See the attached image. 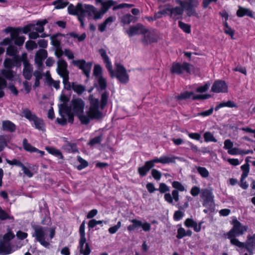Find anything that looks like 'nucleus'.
Listing matches in <instances>:
<instances>
[{
	"mask_svg": "<svg viewBox=\"0 0 255 255\" xmlns=\"http://www.w3.org/2000/svg\"><path fill=\"white\" fill-rule=\"evenodd\" d=\"M99 52L105 64V66L109 72L111 76L113 77L114 75V71L113 69L112 63L109 57L106 54L105 50L103 48L100 49L99 50Z\"/></svg>",
	"mask_w": 255,
	"mask_h": 255,
	"instance_id": "nucleus-24",
	"label": "nucleus"
},
{
	"mask_svg": "<svg viewBox=\"0 0 255 255\" xmlns=\"http://www.w3.org/2000/svg\"><path fill=\"white\" fill-rule=\"evenodd\" d=\"M47 22L48 21L46 19L38 20L36 24H34L35 26L32 27V29L39 33L43 32L44 30V26L47 23Z\"/></svg>",
	"mask_w": 255,
	"mask_h": 255,
	"instance_id": "nucleus-34",
	"label": "nucleus"
},
{
	"mask_svg": "<svg viewBox=\"0 0 255 255\" xmlns=\"http://www.w3.org/2000/svg\"><path fill=\"white\" fill-rule=\"evenodd\" d=\"M224 32L231 36L232 39H234V35L235 33V31L232 29L228 24L227 21H225L224 22Z\"/></svg>",
	"mask_w": 255,
	"mask_h": 255,
	"instance_id": "nucleus-46",
	"label": "nucleus"
},
{
	"mask_svg": "<svg viewBox=\"0 0 255 255\" xmlns=\"http://www.w3.org/2000/svg\"><path fill=\"white\" fill-rule=\"evenodd\" d=\"M25 47L27 50L31 51L34 49L37 48V44L33 41L29 40L25 43Z\"/></svg>",
	"mask_w": 255,
	"mask_h": 255,
	"instance_id": "nucleus-55",
	"label": "nucleus"
},
{
	"mask_svg": "<svg viewBox=\"0 0 255 255\" xmlns=\"http://www.w3.org/2000/svg\"><path fill=\"white\" fill-rule=\"evenodd\" d=\"M16 74V73L10 69L4 68L0 71V76L9 81H12Z\"/></svg>",
	"mask_w": 255,
	"mask_h": 255,
	"instance_id": "nucleus-26",
	"label": "nucleus"
},
{
	"mask_svg": "<svg viewBox=\"0 0 255 255\" xmlns=\"http://www.w3.org/2000/svg\"><path fill=\"white\" fill-rule=\"evenodd\" d=\"M188 207L189 204L188 201L185 202L183 205L178 206L179 210L175 211L173 217L174 220L176 221L180 220L184 216V213L181 210H184Z\"/></svg>",
	"mask_w": 255,
	"mask_h": 255,
	"instance_id": "nucleus-28",
	"label": "nucleus"
},
{
	"mask_svg": "<svg viewBox=\"0 0 255 255\" xmlns=\"http://www.w3.org/2000/svg\"><path fill=\"white\" fill-rule=\"evenodd\" d=\"M109 98V94L107 92H104L101 96V108L103 109L108 103Z\"/></svg>",
	"mask_w": 255,
	"mask_h": 255,
	"instance_id": "nucleus-48",
	"label": "nucleus"
},
{
	"mask_svg": "<svg viewBox=\"0 0 255 255\" xmlns=\"http://www.w3.org/2000/svg\"><path fill=\"white\" fill-rule=\"evenodd\" d=\"M115 19V17L113 16H110L107 18L102 23L98 25L99 30L101 32H104L106 30L107 26H110Z\"/></svg>",
	"mask_w": 255,
	"mask_h": 255,
	"instance_id": "nucleus-33",
	"label": "nucleus"
},
{
	"mask_svg": "<svg viewBox=\"0 0 255 255\" xmlns=\"http://www.w3.org/2000/svg\"><path fill=\"white\" fill-rule=\"evenodd\" d=\"M168 15L167 12L166 10V4L164 5V8L161 10L160 11L157 12L153 16V19H152V20H155L158 18H160L162 17V15Z\"/></svg>",
	"mask_w": 255,
	"mask_h": 255,
	"instance_id": "nucleus-53",
	"label": "nucleus"
},
{
	"mask_svg": "<svg viewBox=\"0 0 255 255\" xmlns=\"http://www.w3.org/2000/svg\"><path fill=\"white\" fill-rule=\"evenodd\" d=\"M196 168L197 169L198 173L202 177L206 178L208 177L209 173L206 168L199 166L196 167Z\"/></svg>",
	"mask_w": 255,
	"mask_h": 255,
	"instance_id": "nucleus-52",
	"label": "nucleus"
},
{
	"mask_svg": "<svg viewBox=\"0 0 255 255\" xmlns=\"http://www.w3.org/2000/svg\"><path fill=\"white\" fill-rule=\"evenodd\" d=\"M89 100L90 102V107L89 110L87 112V114L90 118V121L93 119H99L102 118L103 114L98 110L99 104L98 99L95 98L93 95H90L89 97Z\"/></svg>",
	"mask_w": 255,
	"mask_h": 255,
	"instance_id": "nucleus-6",
	"label": "nucleus"
},
{
	"mask_svg": "<svg viewBox=\"0 0 255 255\" xmlns=\"http://www.w3.org/2000/svg\"><path fill=\"white\" fill-rule=\"evenodd\" d=\"M238 8L239 9L237 11V15L238 17H241L245 15L251 17H253V12L250 9L243 7L241 6H239Z\"/></svg>",
	"mask_w": 255,
	"mask_h": 255,
	"instance_id": "nucleus-32",
	"label": "nucleus"
},
{
	"mask_svg": "<svg viewBox=\"0 0 255 255\" xmlns=\"http://www.w3.org/2000/svg\"><path fill=\"white\" fill-rule=\"evenodd\" d=\"M100 3L102 4V7L100 12L102 17L112 6L114 5L116 3V2L113 0H109L106 1H103Z\"/></svg>",
	"mask_w": 255,
	"mask_h": 255,
	"instance_id": "nucleus-29",
	"label": "nucleus"
},
{
	"mask_svg": "<svg viewBox=\"0 0 255 255\" xmlns=\"http://www.w3.org/2000/svg\"><path fill=\"white\" fill-rule=\"evenodd\" d=\"M101 90H105L107 86V81L103 76L96 79Z\"/></svg>",
	"mask_w": 255,
	"mask_h": 255,
	"instance_id": "nucleus-51",
	"label": "nucleus"
},
{
	"mask_svg": "<svg viewBox=\"0 0 255 255\" xmlns=\"http://www.w3.org/2000/svg\"><path fill=\"white\" fill-rule=\"evenodd\" d=\"M82 9H83V5L80 3H78L76 6L70 4L68 7V11L69 14L78 15V16L82 15Z\"/></svg>",
	"mask_w": 255,
	"mask_h": 255,
	"instance_id": "nucleus-27",
	"label": "nucleus"
},
{
	"mask_svg": "<svg viewBox=\"0 0 255 255\" xmlns=\"http://www.w3.org/2000/svg\"><path fill=\"white\" fill-rule=\"evenodd\" d=\"M211 91L214 93H227L228 92V86L224 81L217 80L213 83Z\"/></svg>",
	"mask_w": 255,
	"mask_h": 255,
	"instance_id": "nucleus-21",
	"label": "nucleus"
},
{
	"mask_svg": "<svg viewBox=\"0 0 255 255\" xmlns=\"http://www.w3.org/2000/svg\"><path fill=\"white\" fill-rule=\"evenodd\" d=\"M203 136L205 142L212 141L216 142L217 141V139L214 137L213 134L211 132H205Z\"/></svg>",
	"mask_w": 255,
	"mask_h": 255,
	"instance_id": "nucleus-47",
	"label": "nucleus"
},
{
	"mask_svg": "<svg viewBox=\"0 0 255 255\" xmlns=\"http://www.w3.org/2000/svg\"><path fill=\"white\" fill-rule=\"evenodd\" d=\"M22 116L28 119L30 122H33L36 128L40 130L44 129V123L43 121L36 117L29 109H23L22 112Z\"/></svg>",
	"mask_w": 255,
	"mask_h": 255,
	"instance_id": "nucleus-9",
	"label": "nucleus"
},
{
	"mask_svg": "<svg viewBox=\"0 0 255 255\" xmlns=\"http://www.w3.org/2000/svg\"><path fill=\"white\" fill-rule=\"evenodd\" d=\"M22 144L23 148L27 151L33 152L38 151V149L32 146L30 143L28 142L26 138L23 139Z\"/></svg>",
	"mask_w": 255,
	"mask_h": 255,
	"instance_id": "nucleus-38",
	"label": "nucleus"
},
{
	"mask_svg": "<svg viewBox=\"0 0 255 255\" xmlns=\"http://www.w3.org/2000/svg\"><path fill=\"white\" fill-rule=\"evenodd\" d=\"M161 193H167V192L170 191L169 187L167 186L165 183H161L159 184V188L157 189Z\"/></svg>",
	"mask_w": 255,
	"mask_h": 255,
	"instance_id": "nucleus-58",
	"label": "nucleus"
},
{
	"mask_svg": "<svg viewBox=\"0 0 255 255\" xmlns=\"http://www.w3.org/2000/svg\"><path fill=\"white\" fill-rule=\"evenodd\" d=\"M78 160L81 163L80 165L77 166L79 170H81L88 165V162L80 156L78 157Z\"/></svg>",
	"mask_w": 255,
	"mask_h": 255,
	"instance_id": "nucleus-59",
	"label": "nucleus"
},
{
	"mask_svg": "<svg viewBox=\"0 0 255 255\" xmlns=\"http://www.w3.org/2000/svg\"><path fill=\"white\" fill-rule=\"evenodd\" d=\"M46 149L49 153L55 155L60 159H63V156L59 150L51 147H47L46 148Z\"/></svg>",
	"mask_w": 255,
	"mask_h": 255,
	"instance_id": "nucleus-43",
	"label": "nucleus"
},
{
	"mask_svg": "<svg viewBox=\"0 0 255 255\" xmlns=\"http://www.w3.org/2000/svg\"><path fill=\"white\" fill-rule=\"evenodd\" d=\"M200 197L203 200L202 205L209 209H213L214 207V196L212 189L204 188L201 190Z\"/></svg>",
	"mask_w": 255,
	"mask_h": 255,
	"instance_id": "nucleus-8",
	"label": "nucleus"
},
{
	"mask_svg": "<svg viewBox=\"0 0 255 255\" xmlns=\"http://www.w3.org/2000/svg\"><path fill=\"white\" fill-rule=\"evenodd\" d=\"M179 27L182 29L185 32L190 33L191 32V26L190 25L184 23L181 21L178 22Z\"/></svg>",
	"mask_w": 255,
	"mask_h": 255,
	"instance_id": "nucleus-50",
	"label": "nucleus"
},
{
	"mask_svg": "<svg viewBox=\"0 0 255 255\" xmlns=\"http://www.w3.org/2000/svg\"><path fill=\"white\" fill-rule=\"evenodd\" d=\"M67 35H69L74 38H77L80 42L83 41L86 37V34L85 33L79 36L77 33L72 32L69 33Z\"/></svg>",
	"mask_w": 255,
	"mask_h": 255,
	"instance_id": "nucleus-54",
	"label": "nucleus"
},
{
	"mask_svg": "<svg viewBox=\"0 0 255 255\" xmlns=\"http://www.w3.org/2000/svg\"><path fill=\"white\" fill-rule=\"evenodd\" d=\"M241 169L243 171L241 176H243V179H245L248 176L250 171L249 164L247 163L241 166Z\"/></svg>",
	"mask_w": 255,
	"mask_h": 255,
	"instance_id": "nucleus-56",
	"label": "nucleus"
},
{
	"mask_svg": "<svg viewBox=\"0 0 255 255\" xmlns=\"http://www.w3.org/2000/svg\"><path fill=\"white\" fill-rule=\"evenodd\" d=\"M2 129L4 131L12 132L15 130L16 126L10 121H3L2 122Z\"/></svg>",
	"mask_w": 255,
	"mask_h": 255,
	"instance_id": "nucleus-31",
	"label": "nucleus"
},
{
	"mask_svg": "<svg viewBox=\"0 0 255 255\" xmlns=\"http://www.w3.org/2000/svg\"><path fill=\"white\" fill-rule=\"evenodd\" d=\"M172 186L175 189L172 191L171 194L168 192L164 196V200L170 204H173V201L177 202L179 200V191H185L184 186L178 181H173Z\"/></svg>",
	"mask_w": 255,
	"mask_h": 255,
	"instance_id": "nucleus-5",
	"label": "nucleus"
},
{
	"mask_svg": "<svg viewBox=\"0 0 255 255\" xmlns=\"http://www.w3.org/2000/svg\"><path fill=\"white\" fill-rule=\"evenodd\" d=\"M86 13H87L89 16H94L93 18L95 20L102 18L100 10L98 11L96 8L91 5L85 4L83 5L82 15L84 16Z\"/></svg>",
	"mask_w": 255,
	"mask_h": 255,
	"instance_id": "nucleus-18",
	"label": "nucleus"
},
{
	"mask_svg": "<svg viewBox=\"0 0 255 255\" xmlns=\"http://www.w3.org/2000/svg\"><path fill=\"white\" fill-rule=\"evenodd\" d=\"M65 149L70 152H76L78 151V148L75 143H70L66 141V144L64 145Z\"/></svg>",
	"mask_w": 255,
	"mask_h": 255,
	"instance_id": "nucleus-44",
	"label": "nucleus"
},
{
	"mask_svg": "<svg viewBox=\"0 0 255 255\" xmlns=\"http://www.w3.org/2000/svg\"><path fill=\"white\" fill-rule=\"evenodd\" d=\"M103 139V136L100 135L97 137H95L90 140L89 142V145L93 146L97 144H100Z\"/></svg>",
	"mask_w": 255,
	"mask_h": 255,
	"instance_id": "nucleus-57",
	"label": "nucleus"
},
{
	"mask_svg": "<svg viewBox=\"0 0 255 255\" xmlns=\"http://www.w3.org/2000/svg\"><path fill=\"white\" fill-rule=\"evenodd\" d=\"M116 72L115 73H114V75L113 77L116 76L122 83L126 84L128 83L129 80V76L127 73L125 68L123 65L119 64H116Z\"/></svg>",
	"mask_w": 255,
	"mask_h": 255,
	"instance_id": "nucleus-13",
	"label": "nucleus"
},
{
	"mask_svg": "<svg viewBox=\"0 0 255 255\" xmlns=\"http://www.w3.org/2000/svg\"><path fill=\"white\" fill-rule=\"evenodd\" d=\"M193 69V66L186 62L181 64L179 63H173L171 68V71L173 73L180 74L186 71L188 73H191Z\"/></svg>",
	"mask_w": 255,
	"mask_h": 255,
	"instance_id": "nucleus-14",
	"label": "nucleus"
},
{
	"mask_svg": "<svg viewBox=\"0 0 255 255\" xmlns=\"http://www.w3.org/2000/svg\"><path fill=\"white\" fill-rule=\"evenodd\" d=\"M69 4V2L64 0H56L52 2V4L55 5L56 9H61L65 7Z\"/></svg>",
	"mask_w": 255,
	"mask_h": 255,
	"instance_id": "nucleus-39",
	"label": "nucleus"
},
{
	"mask_svg": "<svg viewBox=\"0 0 255 255\" xmlns=\"http://www.w3.org/2000/svg\"><path fill=\"white\" fill-rule=\"evenodd\" d=\"M193 95V92L186 91L181 93L180 95L177 96H175V98L178 101H182L188 99Z\"/></svg>",
	"mask_w": 255,
	"mask_h": 255,
	"instance_id": "nucleus-40",
	"label": "nucleus"
},
{
	"mask_svg": "<svg viewBox=\"0 0 255 255\" xmlns=\"http://www.w3.org/2000/svg\"><path fill=\"white\" fill-rule=\"evenodd\" d=\"M22 62L21 57H15V58H6L3 62L4 68L11 69L14 66L20 67Z\"/></svg>",
	"mask_w": 255,
	"mask_h": 255,
	"instance_id": "nucleus-23",
	"label": "nucleus"
},
{
	"mask_svg": "<svg viewBox=\"0 0 255 255\" xmlns=\"http://www.w3.org/2000/svg\"><path fill=\"white\" fill-rule=\"evenodd\" d=\"M67 63L63 59H59L57 62V71L59 75L63 78L64 85L69 81V71L67 70Z\"/></svg>",
	"mask_w": 255,
	"mask_h": 255,
	"instance_id": "nucleus-10",
	"label": "nucleus"
},
{
	"mask_svg": "<svg viewBox=\"0 0 255 255\" xmlns=\"http://www.w3.org/2000/svg\"><path fill=\"white\" fill-rule=\"evenodd\" d=\"M18 51L16 47L13 45H9L6 49V54L12 58H15V57H20L18 55Z\"/></svg>",
	"mask_w": 255,
	"mask_h": 255,
	"instance_id": "nucleus-36",
	"label": "nucleus"
},
{
	"mask_svg": "<svg viewBox=\"0 0 255 255\" xmlns=\"http://www.w3.org/2000/svg\"><path fill=\"white\" fill-rule=\"evenodd\" d=\"M93 75L95 77L96 79L103 76L102 68L100 65L96 64L94 66Z\"/></svg>",
	"mask_w": 255,
	"mask_h": 255,
	"instance_id": "nucleus-45",
	"label": "nucleus"
},
{
	"mask_svg": "<svg viewBox=\"0 0 255 255\" xmlns=\"http://www.w3.org/2000/svg\"><path fill=\"white\" fill-rule=\"evenodd\" d=\"M135 17L130 14H127L125 15L122 19V22L125 24H128L131 21H134Z\"/></svg>",
	"mask_w": 255,
	"mask_h": 255,
	"instance_id": "nucleus-49",
	"label": "nucleus"
},
{
	"mask_svg": "<svg viewBox=\"0 0 255 255\" xmlns=\"http://www.w3.org/2000/svg\"><path fill=\"white\" fill-rule=\"evenodd\" d=\"M50 38L51 40L52 45L56 48H60V42L57 39V36L56 35H53L51 36Z\"/></svg>",
	"mask_w": 255,
	"mask_h": 255,
	"instance_id": "nucleus-62",
	"label": "nucleus"
},
{
	"mask_svg": "<svg viewBox=\"0 0 255 255\" xmlns=\"http://www.w3.org/2000/svg\"><path fill=\"white\" fill-rule=\"evenodd\" d=\"M6 161L9 165H16L20 167L23 166V165L21 161L16 159H13L11 160L6 159Z\"/></svg>",
	"mask_w": 255,
	"mask_h": 255,
	"instance_id": "nucleus-61",
	"label": "nucleus"
},
{
	"mask_svg": "<svg viewBox=\"0 0 255 255\" xmlns=\"http://www.w3.org/2000/svg\"><path fill=\"white\" fill-rule=\"evenodd\" d=\"M64 89L67 91L73 90L78 95H81L85 91V87L77 82H70L69 81L64 85Z\"/></svg>",
	"mask_w": 255,
	"mask_h": 255,
	"instance_id": "nucleus-19",
	"label": "nucleus"
},
{
	"mask_svg": "<svg viewBox=\"0 0 255 255\" xmlns=\"http://www.w3.org/2000/svg\"><path fill=\"white\" fill-rule=\"evenodd\" d=\"M144 30L145 27L143 25L138 23L127 29L126 32L130 37L136 35L142 34V33L145 31Z\"/></svg>",
	"mask_w": 255,
	"mask_h": 255,
	"instance_id": "nucleus-20",
	"label": "nucleus"
},
{
	"mask_svg": "<svg viewBox=\"0 0 255 255\" xmlns=\"http://www.w3.org/2000/svg\"><path fill=\"white\" fill-rule=\"evenodd\" d=\"M84 107L85 103L83 100L80 98L74 99L71 101L70 106L65 104L59 105V112L62 117L63 113H65L68 118L69 122L71 123L73 122L74 116H77L82 124L86 125L89 123L90 118L87 114H83Z\"/></svg>",
	"mask_w": 255,
	"mask_h": 255,
	"instance_id": "nucleus-1",
	"label": "nucleus"
},
{
	"mask_svg": "<svg viewBox=\"0 0 255 255\" xmlns=\"http://www.w3.org/2000/svg\"><path fill=\"white\" fill-rule=\"evenodd\" d=\"M231 224L232 225L233 227L227 233L226 235L228 237V238L230 240L231 244L235 246V240H239L236 237L244 234V233L248 231L249 228L247 225H243L236 218H234L232 220Z\"/></svg>",
	"mask_w": 255,
	"mask_h": 255,
	"instance_id": "nucleus-4",
	"label": "nucleus"
},
{
	"mask_svg": "<svg viewBox=\"0 0 255 255\" xmlns=\"http://www.w3.org/2000/svg\"><path fill=\"white\" fill-rule=\"evenodd\" d=\"M224 107H228L230 108L237 107L236 104L234 102L232 101H228L227 102L221 103L215 107V111H218L220 108Z\"/></svg>",
	"mask_w": 255,
	"mask_h": 255,
	"instance_id": "nucleus-41",
	"label": "nucleus"
},
{
	"mask_svg": "<svg viewBox=\"0 0 255 255\" xmlns=\"http://www.w3.org/2000/svg\"><path fill=\"white\" fill-rule=\"evenodd\" d=\"M7 145L6 136L0 135V152Z\"/></svg>",
	"mask_w": 255,
	"mask_h": 255,
	"instance_id": "nucleus-60",
	"label": "nucleus"
},
{
	"mask_svg": "<svg viewBox=\"0 0 255 255\" xmlns=\"http://www.w3.org/2000/svg\"><path fill=\"white\" fill-rule=\"evenodd\" d=\"M166 7L167 15L175 20L180 18L184 12V7L181 6L173 7L169 4H166Z\"/></svg>",
	"mask_w": 255,
	"mask_h": 255,
	"instance_id": "nucleus-16",
	"label": "nucleus"
},
{
	"mask_svg": "<svg viewBox=\"0 0 255 255\" xmlns=\"http://www.w3.org/2000/svg\"><path fill=\"white\" fill-rule=\"evenodd\" d=\"M32 228L33 230L32 233V237L34 238L35 240L39 242L42 246L45 248H48L50 246L48 239H47V232L48 231L47 227H43L40 225H33ZM49 238L51 240L54 238L55 234V229L54 228H51L49 230Z\"/></svg>",
	"mask_w": 255,
	"mask_h": 255,
	"instance_id": "nucleus-2",
	"label": "nucleus"
},
{
	"mask_svg": "<svg viewBox=\"0 0 255 255\" xmlns=\"http://www.w3.org/2000/svg\"><path fill=\"white\" fill-rule=\"evenodd\" d=\"M196 7H193L192 6H185V8H184V10H185L187 16H193L198 18L199 15L195 9Z\"/></svg>",
	"mask_w": 255,
	"mask_h": 255,
	"instance_id": "nucleus-37",
	"label": "nucleus"
},
{
	"mask_svg": "<svg viewBox=\"0 0 255 255\" xmlns=\"http://www.w3.org/2000/svg\"><path fill=\"white\" fill-rule=\"evenodd\" d=\"M236 246L238 249L237 251L240 252V249H246L250 255H252L255 250V234L248 235L246 242H241L239 240H235Z\"/></svg>",
	"mask_w": 255,
	"mask_h": 255,
	"instance_id": "nucleus-7",
	"label": "nucleus"
},
{
	"mask_svg": "<svg viewBox=\"0 0 255 255\" xmlns=\"http://www.w3.org/2000/svg\"><path fill=\"white\" fill-rule=\"evenodd\" d=\"M86 240L84 241L83 245L80 244V240H79V249L80 252L83 255H89L91 253V249L88 243H86Z\"/></svg>",
	"mask_w": 255,
	"mask_h": 255,
	"instance_id": "nucleus-35",
	"label": "nucleus"
},
{
	"mask_svg": "<svg viewBox=\"0 0 255 255\" xmlns=\"http://www.w3.org/2000/svg\"><path fill=\"white\" fill-rule=\"evenodd\" d=\"M129 221L132 224L129 225L127 227V229L129 232L137 230L139 228H142L145 232H148L151 229L150 224L147 222L143 223L141 221L135 219L129 220Z\"/></svg>",
	"mask_w": 255,
	"mask_h": 255,
	"instance_id": "nucleus-12",
	"label": "nucleus"
},
{
	"mask_svg": "<svg viewBox=\"0 0 255 255\" xmlns=\"http://www.w3.org/2000/svg\"><path fill=\"white\" fill-rule=\"evenodd\" d=\"M176 3L180 4V6L185 8V6H192L193 7H198L199 5L198 0H176Z\"/></svg>",
	"mask_w": 255,
	"mask_h": 255,
	"instance_id": "nucleus-30",
	"label": "nucleus"
},
{
	"mask_svg": "<svg viewBox=\"0 0 255 255\" xmlns=\"http://www.w3.org/2000/svg\"><path fill=\"white\" fill-rule=\"evenodd\" d=\"M10 243L8 241L0 242V255H7L13 252Z\"/></svg>",
	"mask_w": 255,
	"mask_h": 255,
	"instance_id": "nucleus-25",
	"label": "nucleus"
},
{
	"mask_svg": "<svg viewBox=\"0 0 255 255\" xmlns=\"http://www.w3.org/2000/svg\"><path fill=\"white\" fill-rule=\"evenodd\" d=\"M25 39V37L24 36H19L15 40H14V44L18 46H22Z\"/></svg>",
	"mask_w": 255,
	"mask_h": 255,
	"instance_id": "nucleus-64",
	"label": "nucleus"
},
{
	"mask_svg": "<svg viewBox=\"0 0 255 255\" xmlns=\"http://www.w3.org/2000/svg\"><path fill=\"white\" fill-rule=\"evenodd\" d=\"M176 159H180V158L174 155H170V156H162L159 158H155L152 160L146 161L143 166L138 168V172L141 176H145L149 170L154 167L155 163L168 164L175 163Z\"/></svg>",
	"mask_w": 255,
	"mask_h": 255,
	"instance_id": "nucleus-3",
	"label": "nucleus"
},
{
	"mask_svg": "<svg viewBox=\"0 0 255 255\" xmlns=\"http://www.w3.org/2000/svg\"><path fill=\"white\" fill-rule=\"evenodd\" d=\"M121 222L119 221L116 225L112 227L109 229V233L111 234L116 233L117 232V231L121 228Z\"/></svg>",
	"mask_w": 255,
	"mask_h": 255,
	"instance_id": "nucleus-63",
	"label": "nucleus"
},
{
	"mask_svg": "<svg viewBox=\"0 0 255 255\" xmlns=\"http://www.w3.org/2000/svg\"><path fill=\"white\" fill-rule=\"evenodd\" d=\"M47 57V52L46 50L41 49L39 50L35 54V62L37 64L38 68L42 70L43 61Z\"/></svg>",
	"mask_w": 255,
	"mask_h": 255,
	"instance_id": "nucleus-22",
	"label": "nucleus"
},
{
	"mask_svg": "<svg viewBox=\"0 0 255 255\" xmlns=\"http://www.w3.org/2000/svg\"><path fill=\"white\" fill-rule=\"evenodd\" d=\"M72 63L83 71L87 78L90 77V72L93 65L92 62H86L84 60H73Z\"/></svg>",
	"mask_w": 255,
	"mask_h": 255,
	"instance_id": "nucleus-15",
	"label": "nucleus"
},
{
	"mask_svg": "<svg viewBox=\"0 0 255 255\" xmlns=\"http://www.w3.org/2000/svg\"><path fill=\"white\" fill-rule=\"evenodd\" d=\"M22 61L23 62L24 66L23 69V75L26 79L30 80L32 76L33 67L29 63L27 59V54L26 53L22 54Z\"/></svg>",
	"mask_w": 255,
	"mask_h": 255,
	"instance_id": "nucleus-17",
	"label": "nucleus"
},
{
	"mask_svg": "<svg viewBox=\"0 0 255 255\" xmlns=\"http://www.w3.org/2000/svg\"><path fill=\"white\" fill-rule=\"evenodd\" d=\"M145 31L142 33V42L144 45H148L158 40V36L155 30L148 29L145 27Z\"/></svg>",
	"mask_w": 255,
	"mask_h": 255,
	"instance_id": "nucleus-11",
	"label": "nucleus"
},
{
	"mask_svg": "<svg viewBox=\"0 0 255 255\" xmlns=\"http://www.w3.org/2000/svg\"><path fill=\"white\" fill-rule=\"evenodd\" d=\"M85 222L83 221L81 225L80 226L79 228V234L80 236V244L81 246L83 245L84 241L85 240Z\"/></svg>",
	"mask_w": 255,
	"mask_h": 255,
	"instance_id": "nucleus-42",
	"label": "nucleus"
}]
</instances>
